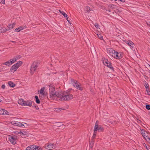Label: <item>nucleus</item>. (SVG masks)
<instances>
[{"instance_id":"nucleus-24","label":"nucleus","mask_w":150,"mask_h":150,"mask_svg":"<svg viewBox=\"0 0 150 150\" xmlns=\"http://www.w3.org/2000/svg\"><path fill=\"white\" fill-rule=\"evenodd\" d=\"M91 10H92L91 9L87 6L86 7L85 9V11L87 13H89Z\"/></svg>"},{"instance_id":"nucleus-23","label":"nucleus","mask_w":150,"mask_h":150,"mask_svg":"<svg viewBox=\"0 0 150 150\" xmlns=\"http://www.w3.org/2000/svg\"><path fill=\"white\" fill-rule=\"evenodd\" d=\"M2 65H6V66H9L11 65L12 64L11 63V62L10 61V60H8V61L3 63L2 64Z\"/></svg>"},{"instance_id":"nucleus-34","label":"nucleus","mask_w":150,"mask_h":150,"mask_svg":"<svg viewBox=\"0 0 150 150\" xmlns=\"http://www.w3.org/2000/svg\"><path fill=\"white\" fill-rule=\"evenodd\" d=\"M94 25L95 27L97 28H98L99 27L97 23H96Z\"/></svg>"},{"instance_id":"nucleus-30","label":"nucleus","mask_w":150,"mask_h":150,"mask_svg":"<svg viewBox=\"0 0 150 150\" xmlns=\"http://www.w3.org/2000/svg\"><path fill=\"white\" fill-rule=\"evenodd\" d=\"M146 91L147 92V94L150 96V92L149 90V88L146 89Z\"/></svg>"},{"instance_id":"nucleus-41","label":"nucleus","mask_w":150,"mask_h":150,"mask_svg":"<svg viewBox=\"0 0 150 150\" xmlns=\"http://www.w3.org/2000/svg\"><path fill=\"white\" fill-rule=\"evenodd\" d=\"M150 22H149V23H147V25H150Z\"/></svg>"},{"instance_id":"nucleus-40","label":"nucleus","mask_w":150,"mask_h":150,"mask_svg":"<svg viewBox=\"0 0 150 150\" xmlns=\"http://www.w3.org/2000/svg\"><path fill=\"white\" fill-rule=\"evenodd\" d=\"M119 0L122 2H125V0Z\"/></svg>"},{"instance_id":"nucleus-19","label":"nucleus","mask_w":150,"mask_h":150,"mask_svg":"<svg viewBox=\"0 0 150 150\" xmlns=\"http://www.w3.org/2000/svg\"><path fill=\"white\" fill-rule=\"evenodd\" d=\"M60 13L62 14L65 18H66V19H68V17L67 15L65 13L64 11H61L60 10H59Z\"/></svg>"},{"instance_id":"nucleus-22","label":"nucleus","mask_w":150,"mask_h":150,"mask_svg":"<svg viewBox=\"0 0 150 150\" xmlns=\"http://www.w3.org/2000/svg\"><path fill=\"white\" fill-rule=\"evenodd\" d=\"M102 60L103 61V63L105 65L110 62L107 59L105 58H103Z\"/></svg>"},{"instance_id":"nucleus-46","label":"nucleus","mask_w":150,"mask_h":150,"mask_svg":"<svg viewBox=\"0 0 150 150\" xmlns=\"http://www.w3.org/2000/svg\"><path fill=\"white\" fill-rule=\"evenodd\" d=\"M12 42H14V41H12Z\"/></svg>"},{"instance_id":"nucleus-1","label":"nucleus","mask_w":150,"mask_h":150,"mask_svg":"<svg viewBox=\"0 0 150 150\" xmlns=\"http://www.w3.org/2000/svg\"><path fill=\"white\" fill-rule=\"evenodd\" d=\"M57 99V100L62 101L69 100L73 98V95L66 92L61 91Z\"/></svg>"},{"instance_id":"nucleus-26","label":"nucleus","mask_w":150,"mask_h":150,"mask_svg":"<svg viewBox=\"0 0 150 150\" xmlns=\"http://www.w3.org/2000/svg\"><path fill=\"white\" fill-rule=\"evenodd\" d=\"M15 25V24L12 23L11 24H9L8 26V27L9 28V29H8L10 30L13 28Z\"/></svg>"},{"instance_id":"nucleus-36","label":"nucleus","mask_w":150,"mask_h":150,"mask_svg":"<svg viewBox=\"0 0 150 150\" xmlns=\"http://www.w3.org/2000/svg\"><path fill=\"white\" fill-rule=\"evenodd\" d=\"M98 36L99 37V38L100 39V40H102L103 39V37L102 36H99L98 35Z\"/></svg>"},{"instance_id":"nucleus-7","label":"nucleus","mask_w":150,"mask_h":150,"mask_svg":"<svg viewBox=\"0 0 150 150\" xmlns=\"http://www.w3.org/2000/svg\"><path fill=\"white\" fill-rule=\"evenodd\" d=\"M8 137V141L11 144L13 145H15L16 144L18 139L17 136L15 135H9Z\"/></svg>"},{"instance_id":"nucleus-35","label":"nucleus","mask_w":150,"mask_h":150,"mask_svg":"<svg viewBox=\"0 0 150 150\" xmlns=\"http://www.w3.org/2000/svg\"><path fill=\"white\" fill-rule=\"evenodd\" d=\"M5 87V86L4 84L2 85L1 86V88L3 89H4Z\"/></svg>"},{"instance_id":"nucleus-10","label":"nucleus","mask_w":150,"mask_h":150,"mask_svg":"<svg viewBox=\"0 0 150 150\" xmlns=\"http://www.w3.org/2000/svg\"><path fill=\"white\" fill-rule=\"evenodd\" d=\"M55 147V146L53 144L50 143H47L45 144V147L48 149L51 150Z\"/></svg>"},{"instance_id":"nucleus-38","label":"nucleus","mask_w":150,"mask_h":150,"mask_svg":"<svg viewBox=\"0 0 150 150\" xmlns=\"http://www.w3.org/2000/svg\"><path fill=\"white\" fill-rule=\"evenodd\" d=\"M18 134H23V132H19L18 133Z\"/></svg>"},{"instance_id":"nucleus-32","label":"nucleus","mask_w":150,"mask_h":150,"mask_svg":"<svg viewBox=\"0 0 150 150\" xmlns=\"http://www.w3.org/2000/svg\"><path fill=\"white\" fill-rule=\"evenodd\" d=\"M0 3L4 4H5V0H0Z\"/></svg>"},{"instance_id":"nucleus-29","label":"nucleus","mask_w":150,"mask_h":150,"mask_svg":"<svg viewBox=\"0 0 150 150\" xmlns=\"http://www.w3.org/2000/svg\"><path fill=\"white\" fill-rule=\"evenodd\" d=\"M97 132L94 131L93 134V138H95L96 136Z\"/></svg>"},{"instance_id":"nucleus-3","label":"nucleus","mask_w":150,"mask_h":150,"mask_svg":"<svg viewBox=\"0 0 150 150\" xmlns=\"http://www.w3.org/2000/svg\"><path fill=\"white\" fill-rule=\"evenodd\" d=\"M108 53L111 56L117 59H120L122 58V54L121 52L116 51L112 49H109L108 50Z\"/></svg>"},{"instance_id":"nucleus-21","label":"nucleus","mask_w":150,"mask_h":150,"mask_svg":"<svg viewBox=\"0 0 150 150\" xmlns=\"http://www.w3.org/2000/svg\"><path fill=\"white\" fill-rule=\"evenodd\" d=\"M105 66H107V67L109 68L110 69H111L112 71H114V68L113 67L111 63L110 62L108 63Z\"/></svg>"},{"instance_id":"nucleus-25","label":"nucleus","mask_w":150,"mask_h":150,"mask_svg":"<svg viewBox=\"0 0 150 150\" xmlns=\"http://www.w3.org/2000/svg\"><path fill=\"white\" fill-rule=\"evenodd\" d=\"M23 28H22L21 27H19L18 28L16 29L15 30V31L16 32H18L20 31L23 30Z\"/></svg>"},{"instance_id":"nucleus-45","label":"nucleus","mask_w":150,"mask_h":150,"mask_svg":"<svg viewBox=\"0 0 150 150\" xmlns=\"http://www.w3.org/2000/svg\"><path fill=\"white\" fill-rule=\"evenodd\" d=\"M115 1H117L118 0H114Z\"/></svg>"},{"instance_id":"nucleus-16","label":"nucleus","mask_w":150,"mask_h":150,"mask_svg":"<svg viewBox=\"0 0 150 150\" xmlns=\"http://www.w3.org/2000/svg\"><path fill=\"white\" fill-rule=\"evenodd\" d=\"M25 101L23 99H20L18 101V103L21 105L24 106Z\"/></svg>"},{"instance_id":"nucleus-2","label":"nucleus","mask_w":150,"mask_h":150,"mask_svg":"<svg viewBox=\"0 0 150 150\" xmlns=\"http://www.w3.org/2000/svg\"><path fill=\"white\" fill-rule=\"evenodd\" d=\"M50 96V98L52 99L55 98L56 97H58L59 94L61 91H55V86L53 84H50L48 85Z\"/></svg>"},{"instance_id":"nucleus-37","label":"nucleus","mask_w":150,"mask_h":150,"mask_svg":"<svg viewBox=\"0 0 150 150\" xmlns=\"http://www.w3.org/2000/svg\"><path fill=\"white\" fill-rule=\"evenodd\" d=\"M58 109H59V110H63L64 109V108H58Z\"/></svg>"},{"instance_id":"nucleus-20","label":"nucleus","mask_w":150,"mask_h":150,"mask_svg":"<svg viewBox=\"0 0 150 150\" xmlns=\"http://www.w3.org/2000/svg\"><path fill=\"white\" fill-rule=\"evenodd\" d=\"M45 89V87H43L42 88H41V89L40 90V94L44 96L45 95V92H44V90Z\"/></svg>"},{"instance_id":"nucleus-42","label":"nucleus","mask_w":150,"mask_h":150,"mask_svg":"<svg viewBox=\"0 0 150 150\" xmlns=\"http://www.w3.org/2000/svg\"><path fill=\"white\" fill-rule=\"evenodd\" d=\"M35 107L36 108V109H38V106H35Z\"/></svg>"},{"instance_id":"nucleus-14","label":"nucleus","mask_w":150,"mask_h":150,"mask_svg":"<svg viewBox=\"0 0 150 150\" xmlns=\"http://www.w3.org/2000/svg\"><path fill=\"white\" fill-rule=\"evenodd\" d=\"M125 42L130 47V48L131 49H132V48L134 47V43L132 41H125Z\"/></svg>"},{"instance_id":"nucleus-33","label":"nucleus","mask_w":150,"mask_h":150,"mask_svg":"<svg viewBox=\"0 0 150 150\" xmlns=\"http://www.w3.org/2000/svg\"><path fill=\"white\" fill-rule=\"evenodd\" d=\"M145 86L146 88V89L149 88V85L148 84H146V85H145Z\"/></svg>"},{"instance_id":"nucleus-6","label":"nucleus","mask_w":150,"mask_h":150,"mask_svg":"<svg viewBox=\"0 0 150 150\" xmlns=\"http://www.w3.org/2000/svg\"><path fill=\"white\" fill-rule=\"evenodd\" d=\"M38 65V63L36 62H33L32 64L30 70V73L31 75H33L37 69Z\"/></svg>"},{"instance_id":"nucleus-31","label":"nucleus","mask_w":150,"mask_h":150,"mask_svg":"<svg viewBox=\"0 0 150 150\" xmlns=\"http://www.w3.org/2000/svg\"><path fill=\"white\" fill-rule=\"evenodd\" d=\"M146 108L148 110H150V105H146Z\"/></svg>"},{"instance_id":"nucleus-27","label":"nucleus","mask_w":150,"mask_h":150,"mask_svg":"<svg viewBox=\"0 0 150 150\" xmlns=\"http://www.w3.org/2000/svg\"><path fill=\"white\" fill-rule=\"evenodd\" d=\"M35 98L36 99V102L37 103L39 104L40 103V101L38 99V96H35Z\"/></svg>"},{"instance_id":"nucleus-39","label":"nucleus","mask_w":150,"mask_h":150,"mask_svg":"<svg viewBox=\"0 0 150 150\" xmlns=\"http://www.w3.org/2000/svg\"><path fill=\"white\" fill-rule=\"evenodd\" d=\"M20 127H22V126H24V125L23 124L21 123H20Z\"/></svg>"},{"instance_id":"nucleus-8","label":"nucleus","mask_w":150,"mask_h":150,"mask_svg":"<svg viewBox=\"0 0 150 150\" xmlns=\"http://www.w3.org/2000/svg\"><path fill=\"white\" fill-rule=\"evenodd\" d=\"M22 64V62L19 61L16 64L13 65L11 68L10 71L11 72H15L17 69Z\"/></svg>"},{"instance_id":"nucleus-4","label":"nucleus","mask_w":150,"mask_h":150,"mask_svg":"<svg viewBox=\"0 0 150 150\" xmlns=\"http://www.w3.org/2000/svg\"><path fill=\"white\" fill-rule=\"evenodd\" d=\"M71 83L73 86L76 88L80 91H82L83 90V87L81 86V84L77 81L74 79H71Z\"/></svg>"},{"instance_id":"nucleus-5","label":"nucleus","mask_w":150,"mask_h":150,"mask_svg":"<svg viewBox=\"0 0 150 150\" xmlns=\"http://www.w3.org/2000/svg\"><path fill=\"white\" fill-rule=\"evenodd\" d=\"M104 130V129L103 127L100 125H99V122L98 120H97L95 123L94 131L97 132H103Z\"/></svg>"},{"instance_id":"nucleus-28","label":"nucleus","mask_w":150,"mask_h":150,"mask_svg":"<svg viewBox=\"0 0 150 150\" xmlns=\"http://www.w3.org/2000/svg\"><path fill=\"white\" fill-rule=\"evenodd\" d=\"M8 84L11 87H13L15 86V85L12 82H9L8 83Z\"/></svg>"},{"instance_id":"nucleus-15","label":"nucleus","mask_w":150,"mask_h":150,"mask_svg":"<svg viewBox=\"0 0 150 150\" xmlns=\"http://www.w3.org/2000/svg\"><path fill=\"white\" fill-rule=\"evenodd\" d=\"M8 30V29L5 27L0 28V33H4Z\"/></svg>"},{"instance_id":"nucleus-11","label":"nucleus","mask_w":150,"mask_h":150,"mask_svg":"<svg viewBox=\"0 0 150 150\" xmlns=\"http://www.w3.org/2000/svg\"><path fill=\"white\" fill-rule=\"evenodd\" d=\"M33 103V102L31 100H28L26 101H25L24 106H28L30 107L32 106Z\"/></svg>"},{"instance_id":"nucleus-17","label":"nucleus","mask_w":150,"mask_h":150,"mask_svg":"<svg viewBox=\"0 0 150 150\" xmlns=\"http://www.w3.org/2000/svg\"><path fill=\"white\" fill-rule=\"evenodd\" d=\"M11 124L15 126H20V122L18 121H13L11 122Z\"/></svg>"},{"instance_id":"nucleus-9","label":"nucleus","mask_w":150,"mask_h":150,"mask_svg":"<svg viewBox=\"0 0 150 150\" xmlns=\"http://www.w3.org/2000/svg\"><path fill=\"white\" fill-rule=\"evenodd\" d=\"M42 149L40 147L34 145L29 146L26 148V150H42Z\"/></svg>"},{"instance_id":"nucleus-44","label":"nucleus","mask_w":150,"mask_h":150,"mask_svg":"<svg viewBox=\"0 0 150 150\" xmlns=\"http://www.w3.org/2000/svg\"><path fill=\"white\" fill-rule=\"evenodd\" d=\"M2 100L1 99H0V103L1 101Z\"/></svg>"},{"instance_id":"nucleus-12","label":"nucleus","mask_w":150,"mask_h":150,"mask_svg":"<svg viewBox=\"0 0 150 150\" xmlns=\"http://www.w3.org/2000/svg\"><path fill=\"white\" fill-rule=\"evenodd\" d=\"M141 133L144 137H146V140L150 142V138L146 136V132L144 129H142L141 130Z\"/></svg>"},{"instance_id":"nucleus-18","label":"nucleus","mask_w":150,"mask_h":150,"mask_svg":"<svg viewBox=\"0 0 150 150\" xmlns=\"http://www.w3.org/2000/svg\"><path fill=\"white\" fill-rule=\"evenodd\" d=\"M18 57H15L11 59L10 60L11 63L12 64L14 63L18 59Z\"/></svg>"},{"instance_id":"nucleus-13","label":"nucleus","mask_w":150,"mask_h":150,"mask_svg":"<svg viewBox=\"0 0 150 150\" xmlns=\"http://www.w3.org/2000/svg\"><path fill=\"white\" fill-rule=\"evenodd\" d=\"M9 112L6 110L0 109V114L2 115H7L9 114Z\"/></svg>"},{"instance_id":"nucleus-43","label":"nucleus","mask_w":150,"mask_h":150,"mask_svg":"<svg viewBox=\"0 0 150 150\" xmlns=\"http://www.w3.org/2000/svg\"><path fill=\"white\" fill-rule=\"evenodd\" d=\"M18 132H15V133L16 134H18Z\"/></svg>"}]
</instances>
